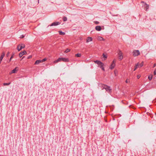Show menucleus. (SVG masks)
I'll return each instance as SVG.
<instances>
[{
	"label": "nucleus",
	"mask_w": 156,
	"mask_h": 156,
	"mask_svg": "<svg viewBox=\"0 0 156 156\" xmlns=\"http://www.w3.org/2000/svg\"><path fill=\"white\" fill-rule=\"evenodd\" d=\"M62 61L63 62H69V60L68 58H58L57 60H55L54 61V63H57L59 62Z\"/></svg>",
	"instance_id": "nucleus-1"
},
{
	"label": "nucleus",
	"mask_w": 156,
	"mask_h": 156,
	"mask_svg": "<svg viewBox=\"0 0 156 156\" xmlns=\"http://www.w3.org/2000/svg\"><path fill=\"white\" fill-rule=\"evenodd\" d=\"M140 53L138 50H134L133 52V55L134 56H137L139 55Z\"/></svg>",
	"instance_id": "nucleus-2"
},
{
	"label": "nucleus",
	"mask_w": 156,
	"mask_h": 156,
	"mask_svg": "<svg viewBox=\"0 0 156 156\" xmlns=\"http://www.w3.org/2000/svg\"><path fill=\"white\" fill-rule=\"evenodd\" d=\"M118 54L119 55V59L120 60H121L123 58L122 53L120 50H119L117 52Z\"/></svg>",
	"instance_id": "nucleus-3"
},
{
	"label": "nucleus",
	"mask_w": 156,
	"mask_h": 156,
	"mask_svg": "<svg viewBox=\"0 0 156 156\" xmlns=\"http://www.w3.org/2000/svg\"><path fill=\"white\" fill-rule=\"evenodd\" d=\"M25 45L24 44H22V45H20V44H19L17 46V49L19 51L21 50L22 48H24Z\"/></svg>",
	"instance_id": "nucleus-4"
},
{
	"label": "nucleus",
	"mask_w": 156,
	"mask_h": 156,
	"mask_svg": "<svg viewBox=\"0 0 156 156\" xmlns=\"http://www.w3.org/2000/svg\"><path fill=\"white\" fill-rule=\"evenodd\" d=\"M115 66V61L114 60L112 61V62L111 63V64L110 66V69H113L114 68Z\"/></svg>",
	"instance_id": "nucleus-5"
},
{
	"label": "nucleus",
	"mask_w": 156,
	"mask_h": 156,
	"mask_svg": "<svg viewBox=\"0 0 156 156\" xmlns=\"http://www.w3.org/2000/svg\"><path fill=\"white\" fill-rule=\"evenodd\" d=\"M105 89L106 91L108 92H110L112 90V89L110 87L107 86V85H106V87H105Z\"/></svg>",
	"instance_id": "nucleus-6"
},
{
	"label": "nucleus",
	"mask_w": 156,
	"mask_h": 156,
	"mask_svg": "<svg viewBox=\"0 0 156 156\" xmlns=\"http://www.w3.org/2000/svg\"><path fill=\"white\" fill-rule=\"evenodd\" d=\"M26 51H25L21 52L19 54V57L20 58L23 55L26 54Z\"/></svg>",
	"instance_id": "nucleus-7"
},
{
	"label": "nucleus",
	"mask_w": 156,
	"mask_h": 156,
	"mask_svg": "<svg viewBox=\"0 0 156 156\" xmlns=\"http://www.w3.org/2000/svg\"><path fill=\"white\" fill-rule=\"evenodd\" d=\"M60 24V23L58 22H55L53 23L51 25V26H56Z\"/></svg>",
	"instance_id": "nucleus-8"
},
{
	"label": "nucleus",
	"mask_w": 156,
	"mask_h": 156,
	"mask_svg": "<svg viewBox=\"0 0 156 156\" xmlns=\"http://www.w3.org/2000/svg\"><path fill=\"white\" fill-rule=\"evenodd\" d=\"M98 85L100 87H101V88H102V90H103V89H105V87H106V85L103 84L102 83H99Z\"/></svg>",
	"instance_id": "nucleus-9"
},
{
	"label": "nucleus",
	"mask_w": 156,
	"mask_h": 156,
	"mask_svg": "<svg viewBox=\"0 0 156 156\" xmlns=\"http://www.w3.org/2000/svg\"><path fill=\"white\" fill-rule=\"evenodd\" d=\"M92 41V38L91 37H87V40H86V42L88 43L89 42L91 41Z\"/></svg>",
	"instance_id": "nucleus-10"
},
{
	"label": "nucleus",
	"mask_w": 156,
	"mask_h": 156,
	"mask_svg": "<svg viewBox=\"0 0 156 156\" xmlns=\"http://www.w3.org/2000/svg\"><path fill=\"white\" fill-rule=\"evenodd\" d=\"M95 29L96 30L98 31H100L101 30V27L99 26H97L95 27Z\"/></svg>",
	"instance_id": "nucleus-11"
},
{
	"label": "nucleus",
	"mask_w": 156,
	"mask_h": 156,
	"mask_svg": "<svg viewBox=\"0 0 156 156\" xmlns=\"http://www.w3.org/2000/svg\"><path fill=\"white\" fill-rule=\"evenodd\" d=\"M18 68L17 67H16L12 71L10 74L16 73V71L18 70V69H17Z\"/></svg>",
	"instance_id": "nucleus-12"
},
{
	"label": "nucleus",
	"mask_w": 156,
	"mask_h": 156,
	"mask_svg": "<svg viewBox=\"0 0 156 156\" xmlns=\"http://www.w3.org/2000/svg\"><path fill=\"white\" fill-rule=\"evenodd\" d=\"M41 62H42V61H41V60H37L36 61L34 64L35 65H37Z\"/></svg>",
	"instance_id": "nucleus-13"
},
{
	"label": "nucleus",
	"mask_w": 156,
	"mask_h": 156,
	"mask_svg": "<svg viewBox=\"0 0 156 156\" xmlns=\"http://www.w3.org/2000/svg\"><path fill=\"white\" fill-rule=\"evenodd\" d=\"M97 39L99 41H104V39L102 37L98 36L97 38Z\"/></svg>",
	"instance_id": "nucleus-14"
},
{
	"label": "nucleus",
	"mask_w": 156,
	"mask_h": 156,
	"mask_svg": "<svg viewBox=\"0 0 156 156\" xmlns=\"http://www.w3.org/2000/svg\"><path fill=\"white\" fill-rule=\"evenodd\" d=\"M14 54H14V53H12V56L10 58L9 60V61L8 62H9L11 61V59H12V58H13V57H14Z\"/></svg>",
	"instance_id": "nucleus-15"
},
{
	"label": "nucleus",
	"mask_w": 156,
	"mask_h": 156,
	"mask_svg": "<svg viewBox=\"0 0 156 156\" xmlns=\"http://www.w3.org/2000/svg\"><path fill=\"white\" fill-rule=\"evenodd\" d=\"M75 56L76 57H81V54L80 53H77V54H75Z\"/></svg>",
	"instance_id": "nucleus-16"
},
{
	"label": "nucleus",
	"mask_w": 156,
	"mask_h": 156,
	"mask_svg": "<svg viewBox=\"0 0 156 156\" xmlns=\"http://www.w3.org/2000/svg\"><path fill=\"white\" fill-rule=\"evenodd\" d=\"M59 34L60 35H64L65 34V33L61 31H59Z\"/></svg>",
	"instance_id": "nucleus-17"
},
{
	"label": "nucleus",
	"mask_w": 156,
	"mask_h": 156,
	"mask_svg": "<svg viewBox=\"0 0 156 156\" xmlns=\"http://www.w3.org/2000/svg\"><path fill=\"white\" fill-rule=\"evenodd\" d=\"M138 66H139V63H138L135 66V69H134L133 71H135L137 68H138Z\"/></svg>",
	"instance_id": "nucleus-18"
},
{
	"label": "nucleus",
	"mask_w": 156,
	"mask_h": 156,
	"mask_svg": "<svg viewBox=\"0 0 156 156\" xmlns=\"http://www.w3.org/2000/svg\"><path fill=\"white\" fill-rule=\"evenodd\" d=\"M152 75H149L148 76V79L149 80H152Z\"/></svg>",
	"instance_id": "nucleus-19"
},
{
	"label": "nucleus",
	"mask_w": 156,
	"mask_h": 156,
	"mask_svg": "<svg viewBox=\"0 0 156 156\" xmlns=\"http://www.w3.org/2000/svg\"><path fill=\"white\" fill-rule=\"evenodd\" d=\"M143 62H142L140 64L139 63V66H138V67H141L143 66Z\"/></svg>",
	"instance_id": "nucleus-20"
},
{
	"label": "nucleus",
	"mask_w": 156,
	"mask_h": 156,
	"mask_svg": "<svg viewBox=\"0 0 156 156\" xmlns=\"http://www.w3.org/2000/svg\"><path fill=\"white\" fill-rule=\"evenodd\" d=\"M11 83L10 82L9 83H3V85L4 86H6V85H9Z\"/></svg>",
	"instance_id": "nucleus-21"
},
{
	"label": "nucleus",
	"mask_w": 156,
	"mask_h": 156,
	"mask_svg": "<svg viewBox=\"0 0 156 156\" xmlns=\"http://www.w3.org/2000/svg\"><path fill=\"white\" fill-rule=\"evenodd\" d=\"M63 20L64 21H66L67 20V18L66 17L64 16L63 17Z\"/></svg>",
	"instance_id": "nucleus-22"
},
{
	"label": "nucleus",
	"mask_w": 156,
	"mask_h": 156,
	"mask_svg": "<svg viewBox=\"0 0 156 156\" xmlns=\"http://www.w3.org/2000/svg\"><path fill=\"white\" fill-rule=\"evenodd\" d=\"M70 51V50L69 49H66V50L65 51V52L67 53H68Z\"/></svg>",
	"instance_id": "nucleus-23"
},
{
	"label": "nucleus",
	"mask_w": 156,
	"mask_h": 156,
	"mask_svg": "<svg viewBox=\"0 0 156 156\" xmlns=\"http://www.w3.org/2000/svg\"><path fill=\"white\" fill-rule=\"evenodd\" d=\"M104 65V64L102 62V64H101V65L99 66L98 67H99L100 68H101L103 67Z\"/></svg>",
	"instance_id": "nucleus-24"
},
{
	"label": "nucleus",
	"mask_w": 156,
	"mask_h": 156,
	"mask_svg": "<svg viewBox=\"0 0 156 156\" xmlns=\"http://www.w3.org/2000/svg\"><path fill=\"white\" fill-rule=\"evenodd\" d=\"M104 65V64L102 62V64H101V65L99 66L98 67H99L100 68H101L103 67Z\"/></svg>",
	"instance_id": "nucleus-25"
},
{
	"label": "nucleus",
	"mask_w": 156,
	"mask_h": 156,
	"mask_svg": "<svg viewBox=\"0 0 156 156\" xmlns=\"http://www.w3.org/2000/svg\"><path fill=\"white\" fill-rule=\"evenodd\" d=\"M103 56L105 58L104 60L106 59V58H107V56L106 55H105L103 53Z\"/></svg>",
	"instance_id": "nucleus-26"
},
{
	"label": "nucleus",
	"mask_w": 156,
	"mask_h": 156,
	"mask_svg": "<svg viewBox=\"0 0 156 156\" xmlns=\"http://www.w3.org/2000/svg\"><path fill=\"white\" fill-rule=\"evenodd\" d=\"M47 60V58H45L44 59H43L42 60H41V61H42V62H44L45 61H46Z\"/></svg>",
	"instance_id": "nucleus-27"
},
{
	"label": "nucleus",
	"mask_w": 156,
	"mask_h": 156,
	"mask_svg": "<svg viewBox=\"0 0 156 156\" xmlns=\"http://www.w3.org/2000/svg\"><path fill=\"white\" fill-rule=\"evenodd\" d=\"M9 54H10V52H8L6 54V56L7 57H9Z\"/></svg>",
	"instance_id": "nucleus-28"
},
{
	"label": "nucleus",
	"mask_w": 156,
	"mask_h": 156,
	"mask_svg": "<svg viewBox=\"0 0 156 156\" xmlns=\"http://www.w3.org/2000/svg\"><path fill=\"white\" fill-rule=\"evenodd\" d=\"M125 82L126 83H127L128 82H129V80H128V79H127L126 80Z\"/></svg>",
	"instance_id": "nucleus-29"
},
{
	"label": "nucleus",
	"mask_w": 156,
	"mask_h": 156,
	"mask_svg": "<svg viewBox=\"0 0 156 156\" xmlns=\"http://www.w3.org/2000/svg\"><path fill=\"white\" fill-rule=\"evenodd\" d=\"M99 61V60H96V61H94V63H95L96 64H97V63H98V61Z\"/></svg>",
	"instance_id": "nucleus-30"
},
{
	"label": "nucleus",
	"mask_w": 156,
	"mask_h": 156,
	"mask_svg": "<svg viewBox=\"0 0 156 156\" xmlns=\"http://www.w3.org/2000/svg\"><path fill=\"white\" fill-rule=\"evenodd\" d=\"M99 64H102V62H101L99 61L97 64L98 65Z\"/></svg>",
	"instance_id": "nucleus-31"
},
{
	"label": "nucleus",
	"mask_w": 156,
	"mask_h": 156,
	"mask_svg": "<svg viewBox=\"0 0 156 156\" xmlns=\"http://www.w3.org/2000/svg\"><path fill=\"white\" fill-rule=\"evenodd\" d=\"M24 37V35H22L21 36H20V38H23Z\"/></svg>",
	"instance_id": "nucleus-32"
},
{
	"label": "nucleus",
	"mask_w": 156,
	"mask_h": 156,
	"mask_svg": "<svg viewBox=\"0 0 156 156\" xmlns=\"http://www.w3.org/2000/svg\"><path fill=\"white\" fill-rule=\"evenodd\" d=\"M32 57V56L31 55H29V56L27 58L28 59H29V58H31Z\"/></svg>",
	"instance_id": "nucleus-33"
},
{
	"label": "nucleus",
	"mask_w": 156,
	"mask_h": 156,
	"mask_svg": "<svg viewBox=\"0 0 156 156\" xmlns=\"http://www.w3.org/2000/svg\"><path fill=\"white\" fill-rule=\"evenodd\" d=\"M140 77V75H138L137 76V79H139Z\"/></svg>",
	"instance_id": "nucleus-34"
},
{
	"label": "nucleus",
	"mask_w": 156,
	"mask_h": 156,
	"mask_svg": "<svg viewBox=\"0 0 156 156\" xmlns=\"http://www.w3.org/2000/svg\"><path fill=\"white\" fill-rule=\"evenodd\" d=\"M99 23V22L98 21H97L95 22V23L97 24H98Z\"/></svg>",
	"instance_id": "nucleus-35"
},
{
	"label": "nucleus",
	"mask_w": 156,
	"mask_h": 156,
	"mask_svg": "<svg viewBox=\"0 0 156 156\" xmlns=\"http://www.w3.org/2000/svg\"><path fill=\"white\" fill-rule=\"evenodd\" d=\"M154 75H156V70L154 71Z\"/></svg>",
	"instance_id": "nucleus-36"
},
{
	"label": "nucleus",
	"mask_w": 156,
	"mask_h": 156,
	"mask_svg": "<svg viewBox=\"0 0 156 156\" xmlns=\"http://www.w3.org/2000/svg\"><path fill=\"white\" fill-rule=\"evenodd\" d=\"M101 69L104 71H105V69L104 68V67H103L102 68H101Z\"/></svg>",
	"instance_id": "nucleus-37"
},
{
	"label": "nucleus",
	"mask_w": 156,
	"mask_h": 156,
	"mask_svg": "<svg viewBox=\"0 0 156 156\" xmlns=\"http://www.w3.org/2000/svg\"><path fill=\"white\" fill-rule=\"evenodd\" d=\"M147 9H148L149 8V5L147 4Z\"/></svg>",
	"instance_id": "nucleus-38"
},
{
	"label": "nucleus",
	"mask_w": 156,
	"mask_h": 156,
	"mask_svg": "<svg viewBox=\"0 0 156 156\" xmlns=\"http://www.w3.org/2000/svg\"><path fill=\"white\" fill-rule=\"evenodd\" d=\"M146 6H145L144 9L146 11Z\"/></svg>",
	"instance_id": "nucleus-39"
},
{
	"label": "nucleus",
	"mask_w": 156,
	"mask_h": 156,
	"mask_svg": "<svg viewBox=\"0 0 156 156\" xmlns=\"http://www.w3.org/2000/svg\"><path fill=\"white\" fill-rule=\"evenodd\" d=\"M155 65H156L155 64H154V65H153V67H154L155 66Z\"/></svg>",
	"instance_id": "nucleus-40"
},
{
	"label": "nucleus",
	"mask_w": 156,
	"mask_h": 156,
	"mask_svg": "<svg viewBox=\"0 0 156 156\" xmlns=\"http://www.w3.org/2000/svg\"><path fill=\"white\" fill-rule=\"evenodd\" d=\"M98 65V66H99L100 65H101V64H99Z\"/></svg>",
	"instance_id": "nucleus-41"
},
{
	"label": "nucleus",
	"mask_w": 156,
	"mask_h": 156,
	"mask_svg": "<svg viewBox=\"0 0 156 156\" xmlns=\"http://www.w3.org/2000/svg\"><path fill=\"white\" fill-rule=\"evenodd\" d=\"M144 5H146V3H144Z\"/></svg>",
	"instance_id": "nucleus-42"
},
{
	"label": "nucleus",
	"mask_w": 156,
	"mask_h": 156,
	"mask_svg": "<svg viewBox=\"0 0 156 156\" xmlns=\"http://www.w3.org/2000/svg\"><path fill=\"white\" fill-rule=\"evenodd\" d=\"M141 3H144V2L142 1V2H141Z\"/></svg>",
	"instance_id": "nucleus-43"
}]
</instances>
